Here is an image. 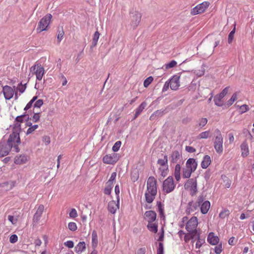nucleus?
Listing matches in <instances>:
<instances>
[{
	"label": "nucleus",
	"instance_id": "nucleus-26",
	"mask_svg": "<svg viewBox=\"0 0 254 254\" xmlns=\"http://www.w3.org/2000/svg\"><path fill=\"white\" fill-rule=\"evenodd\" d=\"M241 149L243 157H245L249 154V146L246 141H244L241 144Z\"/></svg>",
	"mask_w": 254,
	"mask_h": 254
},
{
	"label": "nucleus",
	"instance_id": "nucleus-13",
	"mask_svg": "<svg viewBox=\"0 0 254 254\" xmlns=\"http://www.w3.org/2000/svg\"><path fill=\"white\" fill-rule=\"evenodd\" d=\"M180 76L178 75H173L169 80L170 84V88L173 90L178 89L180 84Z\"/></svg>",
	"mask_w": 254,
	"mask_h": 254
},
{
	"label": "nucleus",
	"instance_id": "nucleus-27",
	"mask_svg": "<svg viewBox=\"0 0 254 254\" xmlns=\"http://www.w3.org/2000/svg\"><path fill=\"white\" fill-rule=\"evenodd\" d=\"M86 249V245L84 242H80L75 247V252L78 254H81Z\"/></svg>",
	"mask_w": 254,
	"mask_h": 254
},
{
	"label": "nucleus",
	"instance_id": "nucleus-12",
	"mask_svg": "<svg viewBox=\"0 0 254 254\" xmlns=\"http://www.w3.org/2000/svg\"><path fill=\"white\" fill-rule=\"evenodd\" d=\"M223 142L222 136H215L214 146L217 153L220 154L223 152Z\"/></svg>",
	"mask_w": 254,
	"mask_h": 254
},
{
	"label": "nucleus",
	"instance_id": "nucleus-35",
	"mask_svg": "<svg viewBox=\"0 0 254 254\" xmlns=\"http://www.w3.org/2000/svg\"><path fill=\"white\" fill-rule=\"evenodd\" d=\"M192 172L193 171H192V169L190 170L187 168H184L183 170V177L184 178H189Z\"/></svg>",
	"mask_w": 254,
	"mask_h": 254
},
{
	"label": "nucleus",
	"instance_id": "nucleus-21",
	"mask_svg": "<svg viewBox=\"0 0 254 254\" xmlns=\"http://www.w3.org/2000/svg\"><path fill=\"white\" fill-rule=\"evenodd\" d=\"M219 238L215 236L213 232H210L207 237V242L212 245H216L218 244Z\"/></svg>",
	"mask_w": 254,
	"mask_h": 254
},
{
	"label": "nucleus",
	"instance_id": "nucleus-58",
	"mask_svg": "<svg viewBox=\"0 0 254 254\" xmlns=\"http://www.w3.org/2000/svg\"><path fill=\"white\" fill-rule=\"evenodd\" d=\"M64 31L63 28H62L61 30L59 31V33H58V34L57 36L58 43H60L61 41H62V40L63 39L64 35Z\"/></svg>",
	"mask_w": 254,
	"mask_h": 254
},
{
	"label": "nucleus",
	"instance_id": "nucleus-1",
	"mask_svg": "<svg viewBox=\"0 0 254 254\" xmlns=\"http://www.w3.org/2000/svg\"><path fill=\"white\" fill-rule=\"evenodd\" d=\"M20 125L16 124L13 128L12 132L9 135L8 139L6 141L8 144L12 145L13 144H20L21 142L19 136V133L21 130Z\"/></svg>",
	"mask_w": 254,
	"mask_h": 254
},
{
	"label": "nucleus",
	"instance_id": "nucleus-2",
	"mask_svg": "<svg viewBox=\"0 0 254 254\" xmlns=\"http://www.w3.org/2000/svg\"><path fill=\"white\" fill-rule=\"evenodd\" d=\"M52 15L48 13L43 17L38 23L37 31L38 32H41L43 31H47L48 27L51 22Z\"/></svg>",
	"mask_w": 254,
	"mask_h": 254
},
{
	"label": "nucleus",
	"instance_id": "nucleus-25",
	"mask_svg": "<svg viewBox=\"0 0 254 254\" xmlns=\"http://www.w3.org/2000/svg\"><path fill=\"white\" fill-rule=\"evenodd\" d=\"M200 211L203 214H206L210 207V203L208 200L204 201L201 204H200Z\"/></svg>",
	"mask_w": 254,
	"mask_h": 254
},
{
	"label": "nucleus",
	"instance_id": "nucleus-44",
	"mask_svg": "<svg viewBox=\"0 0 254 254\" xmlns=\"http://www.w3.org/2000/svg\"><path fill=\"white\" fill-rule=\"evenodd\" d=\"M122 144V142L121 141H117L115 142L114 145H113L112 147V150L114 152H116L119 151L121 146Z\"/></svg>",
	"mask_w": 254,
	"mask_h": 254
},
{
	"label": "nucleus",
	"instance_id": "nucleus-11",
	"mask_svg": "<svg viewBox=\"0 0 254 254\" xmlns=\"http://www.w3.org/2000/svg\"><path fill=\"white\" fill-rule=\"evenodd\" d=\"M132 14L131 16V25L133 28H135L140 22L141 14L138 11H135Z\"/></svg>",
	"mask_w": 254,
	"mask_h": 254
},
{
	"label": "nucleus",
	"instance_id": "nucleus-33",
	"mask_svg": "<svg viewBox=\"0 0 254 254\" xmlns=\"http://www.w3.org/2000/svg\"><path fill=\"white\" fill-rule=\"evenodd\" d=\"M147 229L153 233H156L158 231V224L153 223L152 222L148 223L147 225Z\"/></svg>",
	"mask_w": 254,
	"mask_h": 254
},
{
	"label": "nucleus",
	"instance_id": "nucleus-52",
	"mask_svg": "<svg viewBox=\"0 0 254 254\" xmlns=\"http://www.w3.org/2000/svg\"><path fill=\"white\" fill-rule=\"evenodd\" d=\"M229 214V211L228 209H224L219 213V216L221 218L224 219Z\"/></svg>",
	"mask_w": 254,
	"mask_h": 254
},
{
	"label": "nucleus",
	"instance_id": "nucleus-16",
	"mask_svg": "<svg viewBox=\"0 0 254 254\" xmlns=\"http://www.w3.org/2000/svg\"><path fill=\"white\" fill-rule=\"evenodd\" d=\"M182 157V152L180 151L174 150L171 153L169 157L171 163H176Z\"/></svg>",
	"mask_w": 254,
	"mask_h": 254
},
{
	"label": "nucleus",
	"instance_id": "nucleus-7",
	"mask_svg": "<svg viewBox=\"0 0 254 254\" xmlns=\"http://www.w3.org/2000/svg\"><path fill=\"white\" fill-rule=\"evenodd\" d=\"M12 148V145H10L5 140L0 141V157H4L8 154Z\"/></svg>",
	"mask_w": 254,
	"mask_h": 254
},
{
	"label": "nucleus",
	"instance_id": "nucleus-59",
	"mask_svg": "<svg viewBox=\"0 0 254 254\" xmlns=\"http://www.w3.org/2000/svg\"><path fill=\"white\" fill-rule=\"evenodd\" d=\"M18 241V237L16 234H13L10 236L9 238V242L12 243L14 244L17 242Z\"/></svg>",
	"mask_w": 254,
	"mask_h": 254
},
{
	"label": "nucleus",
	"instance_id": "nucleus-46",
	"mask_svg": "<svg viewBox=\"0 0 254 254\" xmlns=\"http://www.w3.org/2000/svg\"><path fill=\"white\" fill-rule=\"evenodd\" d=\"M160 172H161V175L163 177H165V176H167V174H168V166H167L166 168L165 167H160L159 168V169Z\"/></svg>",
	"mask_w": 254,
	"mask_h": 254
},
{
	"label": "nucleus",
	"instance_id": "nucleus-51",
	"mask_svg": "<svg viewBox=\"0 0 254 254\" xmlns=\"http://www.w3.org/2000/svg\"><path fill=\"white\" fill-rule=\"evenodd\" d=\"M153 78L152 76H149L145 79L143 82V85L145 87H147L149 84L153 81Z\"/></svg>",
	"mask_w": 254,
	"mask_h": 254
},
{
	"label": "nucleus",
	"instance_id": "nucleus-57",
	"mask_svg": "<svg viewBox=\"0 0 254 254\" xmlns=\"http://www.w3.org/2000/svg\"><path fill=\"white\" fill-rule=\"evenodd\" d=\"M68 229L72 231H75L77 229V226L74 222H69L68 224Z\"/></svg>",
	"mask_w": 254,
	"mask_h": 254
},
{
	"label": "nucleus",
	"instance_id": "nucleus-3",
	"mask_svg": "<svg viewBox=\"0 0 254 254\" xmlns=\"http://www.w3.org/2000/svg\"><path fill=\"white\" fill-rule=\"evenodd\" d=\"M30 72L32 73V75H36L37 80H41L44 74L45 70L40 64L36 63L30 67Z\"/></svg>",
	"mask_w": 254,
	"mask_h": 254
},
{
	"label": "nucleus",
	"instance_id": "nucleus-53",
	"mask_svg": "<svg viewBox=\"0 0 254 254\" xmlns=\"http://www.w3.org/2000/svg\"><path fill=\"white\" fill-rule=\"evenodd\" d=\"M157 254H164L163 244L161 242L158 244V247L157 250Z\"/></svg>",
	"mask_w": 254,
	"mask_h": 254
},
{
	"label": "nucleus",
	"instance_id": "nucleus-60",
	"mask_svg": "<svg viewBox=\"0 0 254 254\" xmlns=\"http://www.w3.org/2000/svg\"><path fill=\"white\" fill-rule=\"evenodd\" d=\"M70 218H74L77 216V211L75 209L72 208L69 213Z\"/></svg>",
	"mask_w": 254,
	"mask_h": 254
},
{
	"label": "nucleus",
	"instance_id": "nucleus-38",
	"mask_svg": "<svg viewBox=\"0 0 254 254\" xmlns=\"http://www.w3.org/2000/svg\"><path fill=\"white\" fill-rule=\"evenodd\" d=\"M223 98H220L218 95H216L214 97V101L215 104L218 107H221L223 106L222 103V99Z\"/></svg>",
	"mask_w": 254,
	"mask_h": 254
},
{
	"label": "nucleus",
	"instance_id": "nucleus-4",
	"mask_svg": "<svg viewBox=\"0 0 254 254\" xmlns=\"http://www.w3.org/2000/svg\"><path fill=\"white\" fill-rule=\"evenodd\" d=\"M175 185L173 178L172 176L168 177L163 183V191L169 193L174 190Z\"/></svg>",
	"mask_w": 254,
	"mask_h": 254
},
{
	"label": "nucleus",
	"instance_id": "nucleus-49",
	"mask_svg": "<svg viewBox=\"0 0 254 254\" xmlns=\"http://www.w3.org/2000/svg\"><path fill=\"white\" fill-rule=\"evenodd\" d=\"M209 131H205L201 132L198 135V138L200 139H206L208 137L209 135Z\"/></svg>",
	"mask_w": 254,
	"mask_h": 254
},
{
	"label": "nucleus",
	"instance_id": "nucleus-30",
	"mask_svg": "<svg viewBox=\"0 0 254 254\" xmlns=\"http://www.w3.org/2000/svg\"><path fill=\"white\" fill-rule=\"evenodd\" d=\"M146 105L147 104L145 102H143L138 106V107L135 110V112L133 119H135L141 114L143 109H144V108L146 107Z\"/></svg>",
	"mask_w": 254,
	"mask_h": 254
},
{
	"label": "nucleus",
	"instance_id": "nucleus-55",
	"mask_svg": "<svg viewBox=\"0 0 254 254\" xmlns=\"http://www.w3.org/2000/svg\"><path fill=\"white\" fill-rule=\"evenodd\" d=\"M229 87H225L218 95L221 98H223L228 93Z\"/></svg>",
	"mask_w": 254,
	"mask_h": 254
},
{
	"label": "nucleus",
	"instance_id": "nucleus-19",
	"mask_svg": "<svg viewBox=\"0 0 254 254\" xmlns=\"http://www.w3.org/2000/svg\"><path fill=\"white\" fill-rule=\"evenodd\" d=\"M144 216L146 218L148 223H150L155 221L157 214L154 211L149 210L145 212Z\"/></svg>",
	"mask_w": 254,
	"mask_h": 254
},
{
	"label": "nucleus",
	"instance_id": "nucleus-64",
	"mask_svg": "<svg viewBox=\"0 0 254 254\" xmlns=\"http://www.w3.org/2000/svg\"><path fill=\"white\" fill-rule=\"evenodd\" d=\"M64 245L68 248H72L74 247L73 242L70 240L65 242Z\"/></svg>",
	"mask_w": 254,
	"mask_h": 254
},
{
	"label": "nucleus",
	"instance_id": "nucleus-45",
	"mask_svg": "<svg viewBox=\"0 0 254 254\" xmlns=\"http://www.w3.org/2000/svg\"><path fill=\"white\" fill-rule=\"evenodd\" d=\"M177 63L175 60H172L169 63L166 64L165 66L166 69H169L175 67L177 65Z\"/></svg>",
	"mask_w": 254,
	"mask_h": 254
},
{
	"label": "nucleus",
	"instance_id": "nucleus-39",
	"mask_svg": "<svg viewBox=\"0 0 254 254\" xmlns=\"http://www.w3.org/2000/svg\"><path fill=\"white\" fill-rule=\"evenodd\" d=\"M200 237V234L197 231H193L190 232V238L192 240L193 242L194 241L197 240L198 238Z\"/></svg>",
	"mask_w": 254,
	"mask_h": 254
},
{
	"label": "nucleus",
	"instance_id": "nucleus-6",
	"mask_svg": "<svg viewBox=\"0 0 254 254\" xmlns=\"http://www.w3.org/2000/svg\"><path fill=\"white\" fill-rule=\"evenodd\" d=\"M209 4L208 1H203L191 9L190 12L191 14L192 15H195L203 12L209 6Z\"/></svg>",
	"mask_w": 254,
	"mask_h": 254
},
{
	"label": "nucleus",
	"instance_id": "nucleus-61",
	"mask_svg": "<svg viewBox=\"0 0 254 254\" xmlns=\"http://www.w3.org/2000/svg\"><path fill=\"white\" fill-rule=\"evenodd\" d=\"M43 104V101L42 99H39L37 100L34 104V108H40L42 105Z\"/></svg>",
	"mask_w": 254,
	"mask_h": 254
},
{
	"label": "nucleus",
	"instance_id": "nucleus-17",
	"mask_svg": "<svg viewBox=\"0 0 254 254\" xmlns=\"http://www.w3.org/2000/svg\"><path fill=\"white\" fill-rule=\"evenodd\" d=\"M168 111L166 109H160L156 111L150 116L149 119L150 120H155L160 117H162L164 115L167 113Z\"/></svg>",
	"mask_w": 254,
	"mask_h": 254
},
{
	"label": "nucleus",
	"instance_id": "nucleus-48",
	"mask_svg": "<svg viewBox=\"0 0 254 254\" xmlns=\"http://www.w3.org/2000/svg\"><path fill=\"white\" fill-rule=\"evenodd\" d=\"M207 119L206 118H202L199 119L198 122V126L200 127H203L207 123Z\"/></svg>",
	"mask_w": 254,
	"mask_h": 254
},
{
	"label": "nucleus",
	"instance_id": "nucleus-10",
	"mask_svg": "<svg viewBox=\"0 0 254 254\" xmlns=\"http://www.w3.org/2000/svg\"><path fill=\"white\" fill-rule=\"evenodd\" d=\"M198 224L197 218L196 217H192L189 220L186 224V229L189 232L196 231V228Z\"/></svg>",
	"mask_w": 254,
	"mask_h": 254
},
{
	"label": "nucleus",
	"instance_id": "nucleus-31",
	"mask_svg": "<svg viewBox=\"0 0 254 254\" xmlns=\"http://www.w3.org/2000/svg\"><path fill=\"white\" fill-rule=\"evenodd\" d=\"M29 120V114L28 113H25L22 115L17 116L15 118V121L18 123H22L23 121H28Z\"/></svg>",
	"mask_w": 254,
	"mask_h": 254
},
{
	"label": "nucleus",
	"instance_id": "nucleus-9",
	"mask_svg": "<svg viewBox=\"0 0 254 254\" xmlns=\"http://www.w3.org/2000/svg\"><path fill=\"white\" fill-rule=\"evenodd\" d=\"M157 181L154 177H149L147 182V190L149 192L157 193Z\"/></svg>",
	"mask_w": 254,
	"mask_h": 254
},
{
	"label": "nucleus",
	"instance_id": "nucleus-14",
	"mask_svg": "<svg viewBox=\"0 0 254 254\" xmlns=\"http://www.w3.org/2000/svg\"><path fill=\"white\" fill-rule=\"evenodd\" d=\"M2 92L6 100H10L14 95V89L9 86L5 85L2 88Z\"/></svg>",
	"mask_w": 254,
	"mask_h": 254
},
{
	"label": "nucleus",
	"instance_id": "nucleus-8",
	"mask_svg": "<svg viewBox=\"0 0 254 254\" xmlns=\"http://www.w3.org/2000/svg\"><path fill=\"white\" fill-rule=\"evenodd\" d=\"M119 155L117 153H113L107 154L103 158V162L106 164L114 165L119 160Z\"/></svg>",
	"mask_w": 254,
	"mask_h": 254
},
{
	"label": "nucleus",
	"instance_id": "nucleus-54",
	"mask_svg": "<svg viewBox=\"0 0 254 254\" xmlns=\"http://www.w3.org/2000/svg\"><path fill=\"white\" fill-rule=\"evenodd\" d=\"M17 88L20 93H23L26 88V83H25L24 85H23L21 82L20 83L18 84Z\"/></svg>",
	"mask_w": 254,
	"mask_h": 254
},
{
	"label": "nucleus",
	"instance_id": "nucleus-43",
	"mask_svg": "<svg viewBox=\"0 0 254 254\" xmlns=\"http://www.w3.org/2000/svg\"><path fill=\"white\" fill-rule=\"evenodd\" d=\"M107 186L105 187L104 189V192L105 194L109 195L111 194L112 188H113V185L112 184H107Z\"/></svg>",
	"mask_w": 254,
	"mask_h": 254
},
{
	"label": "nucleus",
	"instance_id": "nucleus-29",
	"mask_svg": "<svg viewBox=\"0 0 254 254\" xmlns=\"http://www.w3.org/2000/svg\"><path fill=\"white\" fill-rule=\"evenodd\" d=\"M156 194L157 193H152L146 191L145 193V197L146 202L148 203H151V202H152L155 198Z\"/></svg>",
	"mask_w": 254,
	"mask_h": 254
},
{
	"label": "nucleus",
	"instance_id": "nucleus-23",
	"mask_svg": "<svg viewBox=\"0 0 254 254\" xmlns=\"http://www.w3.org/2000/svg\"><path fill=\"white\" fill-rule=\"evenodd\" d=\"M27 156L25 155H20L14 158V163L17 165H21L26 163L27 161Z\"/></svg>",
	"mask_w": 254,
	"mask_h": 254
},
{
	"label": "nucleus",
	"instance_id": "nucleus-56",
	"mask_svg": "<svg viewBox=\"0 0 254 254\" xmlns=\"http://www.w3.org/2000/svg\"><path fill=\"white\" fill-rule=\"evenodd\" d=\"M116 176H117L116 172L112 173L109 180L107 182V184L113 185V182L115 181Z\"/></svg>",
	"mask_w": 254,
	"mask_h": 254
},
{
	"label": "nucleus",
	"instance_id": "nucleus-63",
	"mask_svg": "<svg viewBox=\"0 0 254 254\" xmlns=\"http://www.w3.org/2000/svg\"><path fill=\"white\" fill-rule=\"evenodd\" d=\"M214 251L216 254H220L222 251V244H220L218 246L215 247Z\"/></svg>",
	"mask_w": 254,
	"mask_h": 254
},
{
	"label": "nucleus",
	"instance_id": "nucleus-40",
	"mask_svg": "<svg viewBox=\"0 0 254 254\" xmlns=\"http://www.w3.org/2000/svg\"><path fill=\"white\" fill-rule=\"evenodd\" d=\"M235 26H236V23L234 24V28L230 32V33H229V34L228 35V42L229 44L231 43L232 42V40L233 39L234 35V34L235 33V30H236Z\"/></svg>",
	"mask_w": 254,
	"mask_h": 254
},
{
	"label": "nucleus",
	"instance_id": "nucleus-42",
	"mask_svg": "<svg viewBox=\"0 0 254 254\" xmlns=\"http://www.w3.org/2000/svg\"><path fill=\"white\" fill-rule=\"evenodd\" d=\"M237 99V94L236 93H235L232 95L231 98L227 102V105L228 106L232 105Z\"/></svg>",
	"mask_w": 254,
	"mask_h": 254
},
{
	"label": "nucleus",
	"instance_id": "nucleus-32",
	"mask_svg": "<svg viewBox=\"0 0 254 254\" xmlns=\"http://www.w3.org/2000/svg\"><path fill=\"white\" fill-rule=\"evenodd\" d=\"M181 165L179 164H177L175 166V171H174V176L176 180L177 181H179L181 179Z\"/></svg>",
	"mask_w": 254,
	"mask_h": 254
},
{
	"label": "nucleus",
	"instance_id": "nucleus-15",
	"mask_svg": "<svg viewBox=\"0 0 254 254\" xmlns=\"http://www.w3.org/2000/svg\"><path fill=\"white\" fill-rule=\"evenodd\" d=\"M44 209V206L43 204H40L36 212L34 214L33 218V222L36 224L40 220L41 215L43 212Z\"/></svg>",
	"mask_w": 254,
	"mask_h": 254
},
{
	"label": "nucleus",
	"instance_id": "nucleus-24",
	"mask_svg": "<svg viewBox=\"0 0 254 254\" xmlns=\"http://www.w3.org/2000/svg\"><path fill=\"white\" fill-rule=\"evenodd\" d=\"M211 162L210 157L208 155H205L201 163V167L202 169H206Z\"/></svg>",
	"mask_w": 254,
	"mask_h": 254
},
{
	"label": "nucleus",
	"instance_id": "nucleus-28",
	"mask_svg": "<svg viewBox=\"0 0 254 254\" xmlns=\"http://www.w3.org/2000/svg\"><path fill=\"white\" fill-rule=\"evenodd\" d=\"M98 236L97 233L95 230H93L92 233V242L91 245L93 249H95L98 245Z\"/></svg>",
	"mask_w": 254,
	"mask_h": 254
},
{
	"label": "nucleus",
	"instance_id": "nucleus-47",
	"mask_svg": "<svg viewBox=\"0 0 254 254\" xmlns=\"http://www.w3.org/2000/svg\"><path fill=\"white\" fill-rule=\"evenodd\" d=\"M38 127L39 126L38 125H33L32 126H31V127H29L27 130L26 133V134L28 135L33 133L37 128H38Z\"/></svg>",
	"mask_w": 254,
	"mask_h": 254
},
{
	"label": "nucleus",
	"instance_id": "nucleus-41",
	"mask_svg": "<svg viewBox=\"0 0 254 254\" xmlns=\"http://www.w3.org/2000/svg\"><path fill=\"white\" fill-rule=\"evenodd\" d=\"M157 206L158 207V211L159 212L160 215L161 217L162 216H164V208H163V205L161 203V201H157Z\"/></svg>",
	"mask_w": 254,
	"mask_h": 254
},
{
	"label": "nucleus",
	"instance_id": "nucleus-18",
	"mask_svg": "<svg viewBox=\"0 0 254 254\" xmlns=\"http://www.w3.org/2000/svg\"><path fill=\"white\" fill-rule=\"evenodd\" d=\"M119 209V202L117 201L116 203L115 201H110L108 204V211L112 213L115 214L117 209Z\"/></svg>",
	"mask_w": 254,
	"mask_h": 254
},
{
	"label": "nucleus",
	"instance_id": "nucleus-50",
	"mask_svg": "<svg viewBox=\"0 0 254 254\" xmlns=\"http://www.w3.org/2000/svg\"><path fill=\"white\" fill-rule=\"evenodd\" d=\"M204 242L205 240L204 239H201L200 237H199L197 239V241L195 244V248L199 249Z\"/></svg>",
	"mask_w": 254,
	"mask_h": 254
},
{
	"label": "nucleus",
	"instance_id": "nucleus-34",
	"mask_svg": "<svg viewBox=\"0 0 254 254\" xmlns=\"http://www.w3.org/2000/svg\"><path fill=\"white\" fill-rule=\"evenodd\" d=\"M168 156L167 155L164 156L163 159H159L157 161V163L159 164L162 167L165 168L168 166Z\"/></svg>",
	"mask_w": 254,
	"mask_h": 254
},
{
	"label": "nucleus",
	"instance_id": "nucleus-5",
	"mask_svg": "<svg viewBox=\"0 0 254 254\" xmlns=\"http://www.w3.org/2000/svg\"><path fill=\"white\" fill-rule=\"evenodd\" d=\"M186 189H190V194L194 196L197 191V181L196 179H189L185 184Z\"/></svg>",
	"mask_w": 254,
	"mask_h": 254
},
{
	"label": "nucleus",
	"instance_id": "nucleus-36",
	"mask_svg": "<svg viewBox=\"0 0 254 254\" xmlns=\"http://www.w3.org/2000/svg\"><path fill=\"white\" fill-rule=\"evenodd\" d=\"M40 116V113H35L32 117H29V120L32 121L33 123H36L39 121Z\"/></svg>",
	"mask_w": 254,
	"mask_h": 254
},
{
	"label": "nucleus",
	"instance_id": "nucleus-37",
	"mask_svg": "<svg viewBox=\"0 0 254 254\" xmlns=\"http://www.w3.org/2000/svg\"><path fill=\"white\" fill-rule=\"evenodd\" d=\"M239 108V112L240 114H243L249 110V107L248 105L244 104L242 106H237Z\"/></svg>",
	"mask_w": 254,
	"mask_h": 254
},
{
	"label": "nucleus",
	"instance_id": "nucleus-22",
	"mask_svg": "<svg viewBox=\"0 0 254 254\" xmlns=\"http://www.w3.org/2000/svg\"><path fill=\"white\" fill-rule=\"evenodd\" d=\"M200 206L199 204L194 202L193 201H190L189 202L187 207L186 208V211L187 214H190V212L194 211L196 210V209Z\"/></svg>",
	"mask_w": 254,
	"mask_h": 254
},
{
	"label": "nucleus",
	"instance_id": "nucleus-20",
	"mask_svg": "<svg viewBox=\"0 0 254 254\" xmlns=\"http://www.w3.org/2000/svg\"><path fill=\"white\" fill-rule=\"evenodd\" d=\"M186 165V168L190 170L192 169V171L193 172L196 169L197 166V163L195 159L192 158L188 159Z\"/></svg>",
	"mask_w": 254,
	"mask_h": 254
},
{
	"label": "nucleus",
	"instance_id": "nucleus-62",
	"mask_svg": "<svg viewBox=\"0 0 254 254\" xmlns=\"http://www.w3.org/2000/svg\"><path fill=\"white\" fill-rule=\"evenodd\" d=\"M170 82L169 81V80H167V81L165 82L162 89L163 92H165L168 90L169 86L170 87Z\"/></svg>",
	"mask_w": 254,
	"mask_h": 254
}]
</instances>
